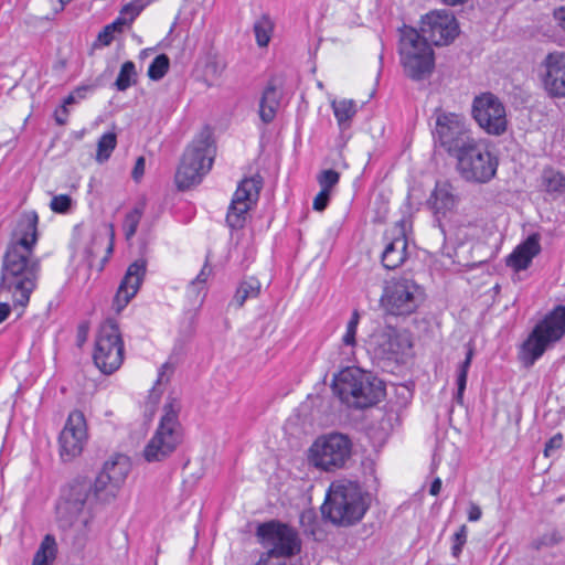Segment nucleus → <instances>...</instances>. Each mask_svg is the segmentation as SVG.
<instances>
[{
    "label": "nucleus",
    "instance_id": "nucleus-18",
    "mask_svg": "<svg viewBox=\"0 0 565 565\" xmlns=\"http://www.w3.org/2000/svg\"><path fill=\"white\" fill-rule=\"evenodd\" d=\"M86 422L84 414L74 411L68 415L66 424L60 434L61 457L70 460L78 456L86 441Z\"/></svg>",
    "mask_w": 565,
    "mask_h": 565
},
{
    "label": "nucleus",
    "instance_id": "nucleus-46",
    "mask_svg": "<svg viewBox=\"0 0 565 565\" xmlns=\"http://www.w3.org/2000/svg\"><path fill=\"white\" fill-rule=\"evenodd\" d=\"M224 68V64L217 61H212L206 65V73L212 74L215 78H218L222 75Z\"/></svg>",
    "mask_w": 565,
    "mask_h": 565
},
{
    "label": "nucleus",
    "instance_id": "nucleus-45",
    "mask_svg": "<svg viewBox=\"0 0 565 565\" xmlns=\"http://www.w3.org/2000/svg\"><path fill=\"white\" fill-rule=\"evenodd\" d=\"M255 565H287L286 561L275 558L274 556H270V554L263 553L258 559V562Z\"/></svg>",
    "mask_w": 565,
    "mask_h": 565
},
{
    "label": "nucleus",
    "instance_id": "nucleus-2",
    "mask_svg": "<svg viewBox=\"0 0 565 565\" xmlns=\"http://www.w3.org/2000/svg\"><path fill=\"white\" fill-rule=\"evenodd\" d=\"M38 241V215H21L2 256L0 298L11 300L21 317L36 287L41 264L33 249Z\"/></svg>",
    "mask_w": 565,
    "mask_h": 565
},
{
    "label": "nucleus",
    "instance_id": "nucleus-57",
    "mask_svg": "<svg viewBox=\"0 0 565 565\" xmlns=\"http://www.w3.org/2000/svg\"><path fill=\"white\" fill-rule=\"evenodd\" d=\"M58 1H60V8L55 10L56 12L63 10L65 3L70 2L71 0H58Z\"/></svg>",
    "mask_w": 565,
    "mask_h": 565
},
{
    "label": "nucleus",
    "instance_id": "nucleus-48",
    "mask_svg": "<svg viewBox=\"0 0 565 565\" xmlns=\"http://www.w3.org/2000/svg\"><path fill=\"white\" fill-rule=\"evenodd\" d=\"M68 108L65 107V105H62L54 113V118L57 125L64 126L68 120Z\"/></svg>",
    "mask_w": 565,
    "mask_h": 565
},
{
    "label": "nucleus",
    "instance_id": "nucleus-26",
    "mask_svg": "<svg viewBox=\"0 0 565 565\" xmlns=\"http://www.w3.org/2000/svg\"><path fill=\"white\" fill-rule=\"evenodd\" d=\"M541 186L552 199L565 195V174L553 168H546L542 172Z\"/></svg>",
    "mask_w": 565,
    "mask_h": 565
},
{
    "label": "nucleus",
    "instance_id": "nucleus-52",
    "mask_svg": "<svg viewBox=\"0 0 565 565\" xmlns=\"http://www.w3.org/2000/svg\"><path fill=\"white\" fill-rule=\"evenodd\" d=\"M127 18L120 14L113 23L108 24V29H111L116 32H121L124 26L127 25Z\"/></svg>",
    "mask_w": 565,
    "mask_h": 565
},
{
    "label": "nucleus",
    "instance_id": "nucleus-3",
    "mask_svg": "<svg viewBox=\"0 0 565 565\" xmlns=\"http://www.w3.org/2000/svg\"><path fill=\"white\" fill-rule=\"evenodd\" d=\"M333 393L349 407L365 408L384 396L381 380L358 366H348L333 376Z\"/></svg>",
    "mask_w": 565,
    "mask_h": 565
},
{
    "label": "nucleus",
    "instance_id": "nucleus-27",
    "mask_svg": "<svg viewBox=\"0 0 565 565\" xmlns=\"http://www.w3.org/2000/svg\"><path fill=\"white\" fill-rule=\"evenodd\" d=\"M57 556V543L53 535L46 534L36 550L31 565H53Z\"/></svg>",
    "mask_w": 565,
    "mask_h": 565
},
{
    "label": "nucleus",
    "instance_id": "nucleus-56",
    "mask_svg": "<svg viewBox=\"0 0 565 565\" xmlns=\"http://www.w3.org/2000/svg\"><path fill=\"white\" fill-rule=\"evenodd\" d=\"M167 369H169V365L167 363L161 366L160 372H159V377L157 380V384H160L162 382V379H163V375H164V371Z\"/></svg>",
    "mask_w": 565,
    "mask_h": 565
},
{
    "label": "nucleus",
    "instance_id": "nucleus-35",
    "mask_svg": "<svg viewBox=\"0 0 565 565\" xmlns=\"http://www.w3.org/2000/svg\"><path fill=\"white\" fill-rule=\"evenodd\" d=\"M212 274V268L210 265L204 264L201 271L198 276L190 282L188 287V294L190 297L198 298L205 289V282L210 275Z\"/></svg>",
    "mask_w": 565,
    "mask_h": 565
},
{
    "label": "nucleus",
    "instance_id": "nucleus-1",
    "mask_svg": "<svg viewBox=\"0 0 565 565\" xmlns=\"http://www.w3.org/2000/svg\"><path fill=\"white\" fill-rule=\"evenodd\" d=\"M130 468L127 456L114 455L104 463L94 483L87 478H77L63 490L56 507L57 523L63 531L77 533L74 544L83 546L86 541L92 503L111 502L125 483Z\"/></svg>",
    "mask_w": 565,
    "mask_h": 565
},
{
    "label": "nucleus",
    "instance_id": "nucleus-32",
    "mask_svg": "<svg viewBox=\"0 0 565 565\" xmlns=\"http://www.w3.org/2000/svg\"><path fill=\"white\" fill-rule=\"evenodd\" d=\"M274 30V23L270 18L266 14L262 15L254 24V33L258 46L265 47L268 45L271 33Z\"/></svg>",
    "mask_w": 565,
    "mask_h": 565
},
{
    "label": "nucleus",
    "instance_id": "nucleus-47",
    "mask_svg": "<svg viewBox=\"0 0 565 565\" xmlns=\"http://www.w3.org/2000/svg\"><path fill=\"white\" fill-rule=\"evenodd\" d=\"M114 38H115V31H113L111 29H108V25H106L103 29V31H100L98 34V41L103 45H109L113 42Z\"/></svg>",
    "mask_w": 565,
    "mask_h": 565
},
{
    "label": "nucleus",
    "instance_id": "nucleus-17",
    "mask_svg": "<svg viewBox=\"0 0 565 565\" xmlns=\"http://www.w3.org/2000/svg\"><path fill=\"white\" fill-rule=\"evenodd\" d=\"M370 347L376 358L393 360L404 354L411 348V341L405 333L391 326H386L372 333Z\"/></svg>",
    "mask_w": 565,
    "mask_h": 565
},
{
    "label": "nucleus",
    "instance_id": "nucleus-7",
    "mask_svg": "<svg viewBox=\"0 0 565 565\" xmlns=\"http://www.w3.org/2000/svg\"><path fill=\"white\" fill-rule=\"evenodd\" d=\"M399 56L405 74L412 79H424L434 71V51L413 28L401 30Z\"/></svg>",
    "mask_w": 565,
    "mask_h": 565
},
{
    "label": "nucleus",
    "instance_id": "nucleus-15",
    "mask_svg": "<svg viewBox=\"0 0 565 565\" xmlns=\"http://www.w3.org/2000/svg\"><path fill=\"white\" fill-rule=\"evenodd\" d=\"M472 117L487 134L500 136L505 132L508 119L505 107L501 100L491 93H483L475 97L472 103Z\"/></svg>",
    "mask_w": 565,
    "mask_h": 565
},
{
    "label": "nucleus",
    "instance_id": "nucleus-12",
    "mask_svg": "<svg viewBox=\"0 0 565 565\" xmlns=\"http://www.w3.org/2000/svg\"><path fill=\"white\" fill-rule=\"evenodd\" d=\"M433 136L435 142L451 157L475 139L466 118L455 113H441L437 116Z\"/></svg>",
    "mask_w": 565,
    "mask_h": 565
},
{
    "label": "nucleus",
    "instance_id": "nucleus-10",
    "mask_svg": "<svg viewBox=\"0 0 565 565\" xmlns=\"http://www.w3.org/2000/svg\"><path fill=\"white\" fill-rule=\"evenodd\" d=\"M424 300L420 286L406 277L393 278L384 287L381 305L392 316H409Z\"/></svg>",
    "mask_w": 565,
    "mask_h": 565
},
{
    "label": "nucleus",
    "instance_id": "nucleus-42",
    "mask_svg": "<svg viewBox=\"0 0 565 565\" xmlns=\"http://www.w3.org/2000/svg\"><path fill=\"white\" fill-rule=\"evenodd\" d=\"M72 199L67 194L55 195L51 201V209L57 213H65L70 210Z\"/></svg>",
    "mask_w": 565,
    "mask_h": 565
},
{
    "label": "nucleus",
    "instance_id": "nucleus-34",
    "mask_svg": "<svg viewBox=\"0 0 565 565\" xmlns=\"http://www.w3.org/2000/svg\"><path fill=\"white\" fill-rule=\"evenodd\" d=\"M116 145L117 137L114 132L104 134L97 142L96 160L100 163L108 160Z\"/></svg>",
    "mask_w": 565,
    "mask_h": 565
},
{
    "label": "nucleus",
    "instance_id": "nucleus-14",
    "mask_svg": "<svg viewBox=\"0 0 565 565\" xmlns=\"http://www.w3.org/2000/svg\"><path fill=\"white\" fill-rule=\"evenodd\" d=\"M257 536L267 548L265 554L284 559L300 552L301 542L297 532L282 523L270 521L257 527Z\"/></svg>",
    "mask_w": 565,
    "mask_h": 565
},
{
    "label": "nucleus",
    "instance_id": "nucleus-8",
    "mask_svg": "<svg viewBox=\"0 0 565 565\" xmlns=\"http://www.w3.org/2000/svg\"><path fill=\"white\" fill-rule=\"evenodd\" d=\"M215 157V148L209 137L194 139L185 149L175 173L179 189L185 190L199 184L209 173Z\"/></svg>",
    "mask_w": 565,
    "mask_h": 565
},
{
    "label": "nucleus",
    "instance_id": "nucleus-31",
    "mask_svg": "<svg viewBox=\"0 0 565 565\" xmlns=\"http://www.w3.org/2000/svg\"><path fill=\"white\" fill-rule=\"evenodd\" d=\"M359 322L360 313L358 310H354L347 323L345 331L341 338L342 347L349 350L348 352H345V354H353L354 352V348L356 345V332Z\"/></svg>",
    "mask_w": 565,
    "mask_h": 565
},
{
    "label": "nucleus",
    "instance_id": "nucleus-11",
    "mask_svg": "<svg viewBox=\"0 0 565 565\" xmlns=\"http://www.w3.org/2000/svg\"><path fill=\"white\" fill-rule=\"evenodd\" d=\"M124 341L115 320H106L99 328L95 341L93 360L104 374H113L124 362Z\"/></svg>",
    "mask_w": 565,
    "mask_h": 565
},
{
    "label": "nucleus",
    "instance_id": "nucleus-29",
    "mask_svg": "<svg viewBox=\"0 0 565 565\" xmlns=\"http://www.w3.org/2000/svg\"><path fill=\"white\" fill-rule=\"evenodd\" d=\"M260 288H262V285L257 278H255V277L245 278L238 285L232 302L236 307L241 308L244 306L246 300L257 298L260 294Z\"/></svg>",
    "mask_w": 565,
    "mask_h": 565
},
{
    "label": "nucleus",
    "instance_id": "nucleus-6",
    "mask_svg": "<svg viewBox=\"0 0 565 565\" xmlns=\"http://www.w3.org/2000/svg\"><path fill=\"white\" fill-rule=\"evenodd\" d=\"M565 334V307L557 306L539 322L521 347L519 359L525 367H531L546 349Z\"/></svg>",
    "mask_w": 565,
    "mask_h": 565
},
{
    "label": "nucleus",
    "instance_id": "nucleus-37",
    "mask_svg": "<svg viewBox=\"0 0 565 565\" xmlns=\"http://www.w3.org/2000/svg\"><path fill=\"white\" fill-rule=\"evenodd\" d=\"M472 356H473V349L469 348L467 351L465 361L459 365L458 375H457V385H458L457 399L458 401H460L462 398V394L466 388L468 370L470 367Z\"/></svg>",
    "mask_w": 565,
    "mask_h": 565
},
{
    "label": "nucleus",
    "instance_id": "nucleus-43",
    "mask_svg": "<svg viewBox=\"0 0 565 565\" xmlns=\"http://www.w3.org/2000/svg\"><path fill=\"white\" fill-rule=\"evenodd\" d=\"M330 195L331 192L321 189L313 199V209L319 212L323 211L329 203Z\"/></svg>",
    "mask_w": 565,
    "mask_h": 565
},
{
    "label": "nucleus",
    "instance_id": "nucleus-53",
    "mask_svg": "<svg viewBox=\"0 0 565 565\" xmlns=\"http://www.w3.org/2000/svg\"><path fill=\"white\" fill-rule=\"evenodd\" d=\"M11 308L7 301L0 302V323H2L10 315Z\"/></svg>",
    "mask_w": 565,
    "mask_h": 565
},
{
    "label": "nucleus",
    "instance_id": "nucleus-23",
    "mask_svg": "<svg viewBox=\"0 0 565 565\" xmlns=\"http://www.w3.org/2000/svg\"><path fill=\"white\" fill-rule=\"evenodd\" d=\"M262 186L263 179L259 175L245 178L238 184L231 202L246 203L247 206H253L258 201Z\"/></svg>",
    "mask_w": 565,
    "mask_h": 565
},
{
    "label": "nucleus",
    "instance_id": "nucleus-51",
    "mask_svg": "<svg viewBox=\"0 0 565 565\" xmlns=\"http://www.w3.org/2000/svg\"><path fill=\"white\" fill-rule=\"evenodd\" d=\"M556 24L565 31V7L556 8L553 12Z\"/></svg>",
    "mask_w": 565,
    "mask_h": 565
},
{
    "label": "nucleus",
    "instance_id": "nucleus-28",
    "mask_svg": "<svg viewBox=\"0 0 565 565\" xmlns=\"http://www.w3.org/2000/svg\"><path fill=\"white\" fill-rule=\"evenodd\" d=\"M331 107L340 129L349 128L356 114V103L353 99L332 100Z\"/></svg>",
    "mask_w": 565,
    "mask_h": 565
},
{
    "label": "nucleus",
    "instance_id": "nucleus-13",
    "mask_svg": "<svg viewBox=\"0 0 565 565\" xmlns=\"http://www.w3.org/2000/svg\"><path fill=\"white\" fill-rule=\"evenodd\" d=\"M316 467L326 471L343 468L352 454V443L343 434L334 433L319 437L310 448Z\"/></svg>",
    "mask_w": 565,
    "mask_h": 565
},
{
    "label": "nucleus",
    "instance_id": "nucleus-25",
    "mask_svg": "<svg viewBox=\"0 0 565 565\" xmlns=\"http://www.w3.org/2000/svg\"><path fill=\"white\" fill-rule=\"evenodd\" d=\"M280 103V93L274 81H270L263 92L259 103V116L265 124L274 120Z\"/></svg>",
    "mask_w": 565,
    "mask_h": 565
},
{
    "label": "nucleus",
    "instance_id": "nucleus-36",
    "mask_svg": "<svg viewBox=\"0 0 565 565\" xmlns=\"http://www.w3.org/2000/svg\"><path fill=\"white\" fill-rule=\"evenodd\" d=\"M170 60L166 54L158 55L148 68V76L152 81L161 79L169 71Z\"/></svg>",
    "mask_w": 565,
    "mask_h": 565
},
{
    "label": "nucleus",
    "instance_id": "nucleus-19",
    "mask_svg": "<svg viewBox=\"0 0 565 565\" xmlns=\"http://www.w3.org/2000/svg\"><path fill=\"white\" fill-rule=\"evenodd\" d=\"M146 275V262L138 259L130 264L115 295L113 307L117 313L137 295Z\"/></svg>",
    "mask_w": 565,
    "mask_h": 565
},
{
    "label": "nucleus",
    "instance_id": "nucleus-44",
    "mask_svg": "<svg viewBox=\"0 0 565 565\" xmlns=\"http://www.w3.org/2000/svg\"><path fill=\"white\" fill-rule=\"evenodd\" d=\"M563 445L562 434L554 435L546 444L544 449L545 457H550L555 450L559 449Z\"/></svg>",
    "mask_w": 565,
    "mask_h": 565
},
{
    "label": "nucleus",
    "instance_id": "nucleus-58",
    "mask_svg": "<svg viewBox=\"0 0 565 565\" xmlns=\"http://www.w3.org/2000/svg\"><path fill=\"white\" fill-rule=\"evenodd\" d=\"M81 92H82L81 89H77V92H76V93L78 94L79 98H82V97H83V95L81 94Z\"/></svg>",
    "mask_w": 565,
    "mask_h": 565
},
{
    "label": "nucleus",
    "instance_id": "nucleus-41",
    "mask_svg": "<svg viewBox=\"0 0 565 565\" xmlns=\"http://www.w3.org/2000/svg\"><path fill=\"white\" fill-rule=\"evenodd\" d=\"M468 529L466 525H461L459 530L454 534V544L451 553L455 557H458L462 551L463 545L467 542Z\"/></svg>",
    "mask_w": 565,
    "mask_h": 565
},
{
    "label": "nucleus",
    "instance_id": "nucleus-49",
    "mask_svg": "<svg viewBox=\"0 0 565 565\" xmlns=\"http://www.w3.org/2000/svg\"><path fill=\"white\" fill-rule=\"evenodd\" d=\"M145 164H146V161H145V158L143 157H139L137 160H136V163H135V167H134V170H132V178L138 181L145 173Z\"/></svg>",
    "mask_w": 565,
    "mask_h": 565
},
{
    "label": "nucleus",
    "instance_id": "nucleus-39",
    "mask_svg": "<svg viewBox=\"0 0 565 565\" xmlns=\"http://www.w3.org/2000/svg\"><path fill=\"white\" fill-rule=\"evenodd\" d=\"M318 183L322 190L331 192L339 183L340 174L335 170L328 169L321 171L317 177Z\"/></svg>",
    "mask_w": 565,
    "mask_h": 565
},
{
    "label": "nucleus",
    "instance_id": "nucleus-50",
    "mask_svg": "<svg viewBox=\"0 0 565 565\" xmlns=\"http://www.w3.org/2000/svg\"><path fill=\"white\" fill-rule=\"evenodd\" d=\"M482 512L478 504L470 502L468 509V520L470 522H477L481 519Z\"/></svg>",
    "mask_w": 565,
    "mask_h": 565
},
{
    "label": "nucleus",
    "instance_id": "nucleus-21",
    "mask_svg": "<svg viewBox=\"0 0 565 565\" xmlns=\"http://www.w3.org/2000/svg\"><path fill=\"white\" fill-rule=\"evenodd\" d=\"M387 239L382 253V263L385 268L395 269L404 264L408 255V242L403 225L397 224L393 230L392 237H387Z\"/></svg>",
    "mask_w": 565,
    "mask_h": 565
},
{
    "label": "nucleus",
    "instance_id": "nucleus-5",
    "mask_svg": "<svg viewBox=\"0 0 565 565\" xmlns=\"http://www.w3.org/2000/svg\"><path fill=\"white\" fill-rule=\"evenodd\" d=\"M180 402L169 397L162 408L159 425L143 449L148 462L162 461L175 451L182 441V426L179 422Z\"/></svg>",
    "mask_w": 565,
    "mask_h": 565
},
{
    "label": "nucleus",
    "instance_id": "nucleus-40",
    "mask_svg": "<svg viewBox=\"0 0 565 565\" xmlns=\"http://www.w3.org/2000/svg\"><path fill=\"white\" fill-rule=\"evenodd\" d=\"M149 4L148 0H135L126 4L120 14L127 18V23H131L140 12Z\"/></svg>",
    "mask_w": 565,
    "mask_h": 565
},
{
    "label": "nucleus",
    "instance_id": "nucleus-30",
    "mask_svg": "<svg viewBox=\"0 0 565 565\" xmlns=\"http://www.w3.org/2000/svg\"><path fill=\"white\" fill-rule=\"evenodd\" d=\"M252 206H247L246 203H233L231 202L227 214L226 223L232 230L243 228L248 216V211Z\"/></svg>",
    "mask_w": 565,
    "mask_h": 565
},
{
    "label": "nucleus",
    "instance_id": "nucleus-20",
    "mask_svg": "<svg viewBox=\"0 0 565 565\" xmlns=\"http://www.w3.org/2000/svg\"><path fill=\"white\" fill-rule=\"evenodd\" d=\"M543 84L551 96L565 97V55H547Z\"/></svg>",
    "mask_w": 565,
    "mask_h": 565
},
{
    "label": "nucleus",
    "instance_id": "nucleus-16",
    "mask_svg": "<svg viewBox=\"0 0 565 565\" xmlns=\"http://www.w3.org/2000/svg\"><path fill=\"white\" fill-rule=\"evenodd\" d=\"M420 38L434 45H447L458 35V24L449 11H431L420 22Z\"/></svg>",
    "mask_w": 565,
    "mask_h": 565
},
{
    "label": "nucleus",
    "instance_id": "nucleus-24",
    "mask_svg": "<svg viewBox=\"0 0 565 565\" xmlns=\"http://www.w3.org/2000/svg\"><path fill=\"white\" fill-rule=\"evenodd\" d=\"M456 202L457 200L452 192V186L448 182H438L429 199L434 212L443 215L451 211Z\"/></svg>",
    "mask_w": 565,
    "mask_h": 565
},
{
    "label": "nucleus",
    "instance_id": "nucleus-54",
    "mask_svg": "<svg viewBox=\"0 0 565 565\" xmlns=\"http://www.w3.org/2000/svg\"><path fill=\"white\" fill-rule=\"evenodd\" d=\"M441 489V480L439 478H436L429 489V493L431 495H437L440 492Z\"/></svg>",
    "mask_w": 565,
    "mask_h": 565
},
{
    "label": "nucleus",
    "instance_id": "nucleus-55",
    "mask_svg": "<svg viewBox=\"0 0 565 565\" xmlns=\"http://www.w3.org/2000/svg\"><path fill=\"white\" fill-rule=\"evenodd\" d=\"M76 103V96L74 93L70 94L66 98H64L63 104L66 108H68L70 105H73Z\"/></svg>",
    "mask_w": 565,
    "mask_h": 565
},
{
    "label": "nucleus",
    "instance_id": "nucleus-38",
    "mask_svg": "<svg viewBox=\"0 0 565 565\" xmlns=\"http://www.w3.org/2000/svg\"><path fill=\"white\" fill-rule=\"evenodd\" d=\"M141 220V211L139 209H134L125 216L122 230L125 233L126 239H131L137 232L139 222Z\"/></svg>",
    "mask_w": 565,
    "mask_h": 565
},
{
    "label": "nucleus",
    "instance_id": "nucleus-33",
    "mask_svg": "<svg viewBox=\"0 0 565 565\" xmlns=\"http://www.w3.org/2000/svg\"><path fill=\"white\" fill-rule=\"evenodd\" d=\"M137 82V72L135 63L131 61L125 62L116 78L115 86L118 90L125 92Z\"/></svg>",
    "mask_w": 565,
    "mask_h": 565
},
{
    "label": "nucleus",
    "instance_id": "nucleus-9",
    "mask_svg": "<svg viewBox=\"0 0 565 565\" xmlns=\"http://www.w3.org/2000/svg\"><path fill=\"white\" fill-rule=\"evenodd\" d=\"M454 158L457 160L458 172L467 181L487 183L497 173L498 159L482 139L475 138Z\"/></svg>",
    "mask_w": 565,
    "mask_h": 565
},
{
    "label": "nucleus",
    "instance_id": "nucleus-4",
    "mask_svg": "<svg viewBox=\"0 0 565 565\" xmlns=\"http://www.w3.org/2000/svg\"><path fill=\"white\" fill-rule=\"evenodd\" d=\"M321 511L334 524L351 525L362 519L366 504L356 483L340 480L330 484Z\"/></svg>",
    "mask_w": 565,
    "mask_h": 565
},
{
    "label": "nucleus",
    "instance_id": "nucleus-22",
    "mask_svg": "<svg viewBox=\"0 0 565 565\" xmlns=\"http://www.w3.org/2000/svg\"><path fill=\"white\" fill-rule=\"evenodd\" d=\"M541 252L539 236L530 235L523 243L518 245L514 250L508 256L507 265L515 271L526 269L533 258Z\"/></svg>",
    "mask_w": 565,
    "mask_h": 565
}]
</instances>
